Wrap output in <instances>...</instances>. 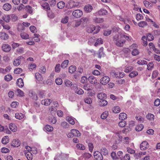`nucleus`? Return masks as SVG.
<instances>
[{
  "mask_svg": "<svg viewBox=\"0 0 160 160\" xmlns=\"http://www.w3.org/2000/svg\"><path fill=\"white\" fill-rule=\"evenodd\" d=\"M81 135L80 132L76 129H72L70 131V132L67 135L68 137L69 138H72L74 136L78 137Z\"/></svg>",
  "mask_w": 160,
  "mask_h": 160,
  "instance_id": "obj_1",
  "label": "nucleus"
},
{
  "mask_svg": "<svg viewBox=\"0 0 160 160\" xmlns=\"http://www.w3.org/2000/svg\"><path fill=\"white\" fill-rule=\"evenodd\" d=\"M82 11L80 9H77L73 11L72 12L73 16L77 18H79L82 16Z\"/></svg>",
  "mask_w": 160,
  "mask_h": 160,
  "instance_id": "obj_2",
  "label": "nucleus"
},
{
  "mask_svg": "<svg viewBox=\"0 0 160 160\" xmlns=\"http://www.w3.org/2000/svg\"><path fill=\"white\" fill-rule=\"evenodd\" d=\"M93 156L96 160H103V156L101 153L95 151L94 152Z\"/></svg>",
  "mask_w": 160,
  "mask_h": 160,
  "instance_id": "obj_3",
  "label": "nucleus"
},
{
  "mask_svg": "<svg viewBox=\"0 0 160 160\" xmlns=\"http://www.w3.org/2000/svg\"><path fill=\"white\" fill-rule=\"evenodd\" d=\"M149 144L146 141H143L140 144V148L142 150H146L149 147Z\"/></svg>",
  "mask_w": 160,
  "mask_h": 160,
  "instance_id": "obj_4",
  "label": "nucleus"
},
{
  "mask_svg": "<svg viewBox=\"0 0 160 160\" xmlns=\"http://www.w3.org/2000/svg\"><path fill=\"white\" fill-rule=\"evenodd\" d=\"M2 48L3 51L9 52L11 49V47L8 44H5L2 46Z\"/></svg>",
  "mask_w": 160,
  "mask_h": 160,
  "instance_id": "obj_5",
  "label": "nucleus"
},
{
  "mask_svg": "<svg viewBox=\"0 0 160 160\" xmlns=\"http://www.w3.org/2000/svg\"><path fill=\"white\" fill-rule=\"evenodd\" d=\"M110 78L108 76H105L102 78L101 80V83L105 85L107 84L109 81Z\"/></svg>",
  "mask_w": 160,
  "mask_h": 160,
  "instance_id": "obj_6",
  "label": "nucleus"
},
{
  "mask_svg": "<svg viewBox=\"0 0 160 160\" xmlns=\"http://www.w3.org/2000/svg\"><path fill=\"white\" fill-rule=\"evenodd\" d=\"M21 145V142L18 139H14L12 141L11 146L13 147H18Z\"/></svg>",
  "mask_w": 160,
  "mask_h": 160,
  "instance_id": "obj_7",
  "label": "nucleus"
},
{
  "mask_svg": "<svg viewBox=\"0 0 160 160\" xmlns=\"http://www.w3.org/2000/svg\"><path fill=\"white\" fill-rule=\"evenodd\" d=\"M9 36L6 33L1 32H0V38L3 40H6L8 39Z\"/></svg>",
  "mask_w": 160,
  "mask_h": 160,
  "instance_id": "obj_8",
  "label": "nucleus"
},
{
  "mask_svg": "<svg viewBox=\"0 0 160 160\" xmlns=\"http://www.w3.org/2000/svg\"><path fill=\"white\" fill-rule=\"evenodd\" d=\"M29 96L32 99L36 101L38 99V97L35 93L32 91H30L29 93Z\"/></svg>",
  "mask_w": 160,
  "mask_h": 160,
  "instance_id": "obj_9",
  "label": "nucleus"
},
{
  "mask_svg": "<svg viewBox=\"0 0 160 160\" xmlns=\"http://www.w3.org/2000/svg\"><path fill=\"white\" fill-rule=\"evenodd\" d=\"M51 102L52 101L50 99H47L42 100L41 103L42 104L44 105L48 106L50 104Z\"/></svg>",
  "mask_w": 160,
  "mask_h": 160,
  "instance_id": "obj_10",
  "label": "nucleus"
},
{
  "mask_svg": "<svg viewBox=\"0 0 160 160\" xmlns=\"http://www.w3.org/2000/svg\"><path fill=\"white\" fill-rule=\"evenodd\" d=\"M97 97L100 100H102L106 98L107 95L104 93L101 92L97 95Z\"/></svg>",
  "mask_w": 160,
  "mask_h": 160,
  "instance_id": "obj_11",
  "label": "nucleus"
},
{
  "mask_svg": "<svg viewBox=\"0 0 160 160\" xmlns=\"http://www.w3.org/2000/svg\"><path fill=\"white\" fill-rule=\"evenodd\" d=\"M9 129L12 131L15 132L17 131V128L16 125L13 123H11L9 124Z\"/></svg>",
  "mask_w": 160,
  "mask_h": 160,
  "instance_id": "obj_12",
  "label": "nucleus"
},
{
  "mask_svg": "<svg viewBox=\"0 0 160 160\" xmlns=\"http://www.w3.org/2000/svg\"><path fill=\"white\" fill-rule=\"evenodd\" d=\"M17 84L20 88H22L24 86V83L22 79L21 78L18 79L17 81Z\"/></svg>",
  "mask_w": 160,
  "mask_h": 160,
  "instance_id": "obj_13",
  "label": "nucleus"
},
{
  "mask_svg": "<svg viewBox=\"0 0 160 160\" xmlns=\"http://www.w3.org/2000/svg\"><path fill=\"white\" fill-rule=\"evenodd\" d=\"M89 82L91 84L97 83V80L93 76H90L88 78Z\"/></svg>",
  "mask_w": 160,
  "mask_h": 160,
  "instance_id": "obj_14",
  "label": "nucleus"
},
{
  "mask_svg": "<svg viewBox=\"0 0 160 160\" xmlns=\"http://www.w3.org/2000/svg\"><path fill=\"white\" fill-rule=\"evenodd\" d=\"M92 7L90 5H86L84 8V9L85 12H91L92 9Z\"/></svg>",
  "mask_w": 160,
  "mask_h": 160,
  "instance_id": "obj_15",
  "label": "nucleus"
},
{
  "mask_svg": "<svg viewBox=\"0 0 160 160\" xmlns=\"http://www.w3.org/2000/svg\"><path fill=\"white\" fill-rule=\"evenodd\" d=\"M104 99L102 100H100L99 102V105L101 107H104L106 106L108 104V102Z\"/></svg>",
  "mask_w": 160,
  "mask_h": 160,
  "instance_id": "obj_16",
  "label": "nucleus"
},
{
  "mask_svg": "<svg viewBox=\"0 0 160 160\" xmlns=\"http://www.w3.org/2000/svg\"><path fill=\"white\" fill-rule=\"evenodd\" d=\"M127 115L124 112L121 113L119 115V119L122 121H124L125 119L127 118Z\"/></svg>",
  "mask_w": 160,
  "mask_h": 160,
  "instance_id": "obj_17",
  "label": "nucleus"
},
{
  "mask_svg": "<svg viewBox=\"0 0 160 160\" xmlns=\"http://www.w3.org/2000/svg\"><path fill=\"white\" fill-rule=\"evenodd\" d=\"M53 127L51 126L47 125L44 127V131L51 132L53 130Z\"/></svg>",
  "mask_w": 160,
  "mask_h": 160,
  "instance_id": "obj_18",
  "label": "nucleus"
},
{
  "mask_svg": "<svg viewBox=\"0 0 160 160\" xmlns=\"http://www.w3.org/2000/svg\"><path fill=\"white\" fill-rule=\"evenodd\" d=\"M9 138L7 136H4L2 140V142L4 144H6L9 142Z\"/></svg>",
  "mask_w": 160,
  "mask_h": 160,
  "instance_id": "obj_19",
  "label": "nucleus"
},
{
  "mask_svg": "<svg viewBox=\"0 0 160 160\" xmlns=\"http://www.w3.org/2000/svg\"><path fill=\"white\" fill-rule=\"evenodd\" d=\"M93 20L95 23H102L104 21L103 18H98L97 17L95 18Z\"/></svg>",
  "mask_w": 160,
  "mask_h": 160,
  "instance_id": "obj_20",
  "label": "nucleus"
},
{
  "mask_svg": "<svg viewBox=\"0 0 160 160\" xmlns=\"http://www.w3.org/2000/svg\"><path fill=\"white\" fill-rule=\"evenodd\" d=\"M95 28L96 27L95 26L93 25H90V27L88 28L87 32L89 33H92L95 30Z\"/></svg>",
  "mask_w": 160,
  "mask_h": 160,
  "instance_id": "obj_21",
  "label": "nucleus"
},
{
  "mask_svg": "<svg viewBox=\"0 0 160 160\" xmlns=\"http://www.w3.org/2000/svg\"><path fill=\"white\" fill-rule=\"evenodd\" d=\"M49 122L52 124H55L57 122V119L55 117L53 116L49 117L48 118Z\"/></svg>",
  "mask_w": 160,
  "mask_h": 160,
  "instance_id": "obj_22",
  "label": "nucleus"
},
{
  "mask_svg": "<svg viewBox=\"0 0 160 160\" xmlns=\"http://www.w3.org/2000/svg\"><path fill=\"white\" fill-rule=\"evenodd\" d=\"M11 8V6L8 3H5L3 6V8L6 11H8Z\"/></svg>",
  "mask_w": 160,
  "mask_h": 160,
  "instance_id": "obj_23",
  "label": "nucleus"
},
{
  "mask_svg": "<svg viewBox=\"0 0 160 160\" xmlns=\"http://www.w3.org/2000/svg\"><path fill=\"white\" fill-rule=\"evenodd\" d=\"M76 67L75 66L72 65L69 67L68 71L69 73L72 74L76 71Z\"/></svg>",
  "mask_w": 160,
  "mask_h": 160,
  "instance_id": "obj_24",
  "label": "nucleus"
},
{
  "mask_svg": "<svg viewBox=\"0 0 160 160\" xmlns=\"http://www.w3.org/2000/svg\"><path fill=\"white\" fill-rule=\"evenodd\" d=\"M108 13V12L107 10L102 9L99 10L98 12L99 15L100 16L106 15Z\"/></svg>",
  "mask_w": 160,
  "mask_h": 160,
  "instance_id": "obj_25",
  "label": "nucleus"
},
{
  "mask_svg": "<svg viewBox=\"0 0 160 160\" xmlns=\"http://www.w3.org/2000/svg\"><path fill=\"white\" fill-rule=\"evenodd\" d=\"M15 117L17 119L20 120L24 117V115L21 113H17L15 114Z\"/></svg>",
  "mask_w": 160,
  "mask_h": 160,
  "instance_id": "obj_26",
  "label": "nucleus"
},
{
  "mask_svg": "<svg viewBox=\"0 0 160 160\" xmlns=\"http://www.w3.org/2000/svg\"><path fill=\"white\" fill-rule=\"evenodd\" d=\"M103 48L102 47H101L99 49L98 53V58H100L102 56L103 57L104 53L103 52Z\"/></svg>",
  "mask_w": 160,
  "mask_h": 160,
  "instance_id": "obj_27",
  "label": "nucleus"
},
{
  "mask_svg": "<svg viewBox=\"0 0 160 160\" xmlns=\"http://www.w3.org/2000/svg\"><path fill=\"white\" fill-rule=\"evenodd\" d=\"M25 156L27 159L28 160H31L33 158V156L31 152H28L26 153L25 152Z\"/></svg>",
  "mask_w": 160,
  "mask_h": 160,
  "instance_id": "obj_28",
  "label": "nucleus"
},
{
  "mask_svg": "<svg viewBox=\"0 0 160 160\" xmlns=\"http://www.w3.org/2000/svg\"><path fill=\"white\" fill-rule=\"evenodd\" d=\"M75 90L76 93L79 95L82 94L84 93L83 90L80 88H75Z\"/></svg>",
  "mask_w": 160,
  "mask_h": 160,
  "instance_id": "obj_29",
  "label": "nucleus"
},
{
  "mask_svg": "<svg viewBox=\"0 0 160 160\" xmlns=\"http://www.w3.org/2000/svg\"><path fill=\"white\" fill-rule=\"evenodd\" d=\"M152 34L155 37H158L160 35V30H155L152 32Z\"/></svg>",
  "mask_w": 160,
  "mask_h": 160,
  "instance_id": "obj_30",
  "label": "nucleus"
},
{
  "mask_svg": "<svg viewBox=\"0 0 160 160\" xmlns=\"http://www.w3.org/2000/svg\"><path fill=\"white\" fill-rule=\"evenodd\" d=\"M57 5L58 8L62 9L65 6V3L61 1L58 3Z\"/></svg>",
  "mask_w": 160,
  "mask_h": 160,
  "instance_id": "obj_31",
  "label": "nucleus"
},
{
  "mask_svg": "<svg viewBox=\"0 0 160 160\" xmlns=\"http://www.w3.org/2000/svg\"><path fill=\"white\" fill-rule=\"evenodd\" d=\"M144 126L142 124L137 125L135 128V130L138 132L141 131L143 128Z\"/></svg>",
  "mask_w": 160,
  "mask_h": 160,
  "instance_id": "obj_32",
  "label": "nucleus"
},
{
  "mask_svg": "<svg viewBox=\"0 0 160 160\" xmlns=\"http://www.w3.org/2000/svg\"><path fill=\"white\" fill-rule=\"evenodd\" d=\"M69 63V61L68 60H65L63 61L62 63L61 67L63 68H64L67 67Z\"/></svg>",
  "mask_w": 160,
  "mask_h": 160,
  "instance_id": "obj_33",
  "label": "nucleus"
},
{
  "mask_svg": "<svg viewBox=\"0 0 160 160\" xmlns=\"http://www.w3.org/2000/svg\"><path fill=\"white\" fill-rule=\"evenodd\" d=\"M120 110V108L118 106L114 107L112 109V111L114 113H118Z\"/></svg>",
  "mask_w": 160,
  "mask_h": 160,
  "instance_id": "obj_34",
  "label": "nucleus"
},
{
  "mask_svg": "<svg viewBox=\"0 0 160 160\" xmlns=\"http://www.w3.org/2000/svg\"><path fill=\"white\" fill-rule=\"evenodd\" d=\"M76 147L78 149L80 150H84L85 149V147L83 144L79 143L76 145Z\"/></svg>",
  "mask_w": 160,
  "mask_h": 160,
  "instance_id": "obj_35",
  "label": "nucleus"
},
{
  "mask_svg": "<svg viewBox=\"0 0 160 160\" xmlns=\"http://www.w3.org/2000/svg\"><path fill=\"white\" fill-rule=\"evenodd\" d=\"M20 36L22 38L26 39L28 38L29 37V35L25 32L21 33Z\"/></svg>",
  "mask_w": 160,
  "mask_h": 160,
  "instance_id": "obj_36",
  "label": "nucleus"
},
{
  "mask_svg": "<svg viewBox=\"0 0 160 160\" xmlns=\"http://www.w3.org/2000/svg\"><path fill=\"white\" fill-rule=\"evenodd\" d=\"M65 86L67 87H70L72 85V82L70 80L66 79L64 81Z\"/></svg>",
  "mask_w": 160,
  "mask_h": 160,
  "instance_id": "obj_37",
  "label": "nucleus"
},
{
  "mask_svg": "<svg viewBox=\"0 0 160 160\" xmlns=\"http://www.w3.org/2000/svg\"><path fill=\"white\" fill-rule=\"evenodd\" d=\"M108 112L105 111L104 112L101 116V118L102 119H105L107 117L108 115Z\"/></svg>",
  "mask_w": 160,
  "mask_h": 160,
  "instance_id": "obj_38",
  "label": "nucleus"
},
{
  "mask_svg": "<svg viewBox=\"0 0 160 160\" xmlns=\"http://www.w3.org/2000/svg\"><path fill=\"white\" fill-rule=\"evenodd\" d=\"M67 120L70 124L73 125L75 123L74 119L71 117H67Z\"/></svg>",
  "mask_w": 160,
  "mask_h": 160,
  "instance_id": "obj_39",
  "label": "nucleus"
},
{
  "mask_svg": "<svg viewBox=\"0 0 160 160\" xmlns=\"http://www.w3.org/2000/svg\"><path fill=\"white\" fill-rule=\"evenodd\" d=\"M2 19L6 22H8L10 19V16L9 15L4 16L3 17Z\"/></svg>",
  "mask_w": 160,
  "mask_h": 160,
  "instance_id": "obj_40",
  "label": "nucleus"
},
{
  "mask_svg": "<svg viewBox=\"0 0 160 160\" xmlns=\"http://www.w3.org/2000/svg\"><path fill=\"white\" fill-rule=\"evenodd\" d=\"M138 75V72L137 71H132L130 73L129 75V77L131 78H134Z\"/></svg>",
  "mask_w": 160,
  "mask_h": 160,
  "instance_id": "obj_41",
  "label": "nucleus"
},
{
  "mask_svg": "<svg viewBox=\"0 0 160 160\" xmlns=\"http://www.w3.org/2000/svg\"><path fill=\"white\" fill-rule=\"evenodd\" d=\"M101 151H102V153L104 155H108V151L106 148H103L101 149Z\"/></svg>",
  "mask_w": 160,
  "mask_h": 160,
  "instance_id": "obj_42",
  "label": "nucleus"
},
{
  "mask_svg": "<svg viewBox=\"0 0 160 160\" xmlns=\"http://www.w3.org/2000/svg\"><path fill=\"white\" fill-rule=\"evenodd\" d=\"M26 9L27 11L30 14H32V7L30 6H26Z\"/></svg>",
  "mask_w": 160,
  "mask_h": 160,
  "instance_id": "obj_43",
  "label": "nucleus"
},
{
  "mask_svg": "<svg viewBox=\"0 0 160 160\" xmlns=\"http://www.w3.org/2000/svg\"><path fill=\"white\" fill-rule=\"evenodd\" d=\"M92 156L91 154L85 152L83 155L82 157L85 159H88L89 158Z\"/></svg>",
  "mask_w": 160,
  "mask_h": 160,
  "instance_id": "obj_44",
  "label": "nucleus"
},
{
  "mask_svg": "<svg viewBox=\"0 0 160 160\" xmlns=\"http://www.w3.org/2000/svg\"><path fill=\"white\" fill-rule=\"evenodd\" d=\"M137 63L139 65H143L144 64H147L148 62L145 60H138L137 62Z\"/></svg>",
  "mask_w": 160,
  "mask_h": 160,
  "instance_id": "obj_45",
  "label": "nucleus"
},
{
  "mask_svg": "<svg viewBox=\"0 0 160 160\" xmlns=\"http://www.w3.org/2000/svg\"><path fill=\"white\" fill-rule=\"evenodd\" d=\"M148 119L150 120H154V115L151 113L148 114L146 116Z\"/></svg>",
  "mask_w": 160,
  "mask_h": 160,
  "instance_id": "obj_46",
  "label": "nucleus"
},
{
  "mask_svg": "<svg viewBox=\"0 0 160 160\" xmlns=\"http://www.w3.org/2000/svg\"><path fill=\"white\" fill-rule=\"evenodd\" d=\"M154 36L152 34V33H149L148 34V35L147 36V38L148 41H151L153 40L154 39Z\"/></svg>",
  "mask_w": 160,
  "mask_h": 160,
  "instance_id": "obj_47",
  "label": "nucleus"
},
{
  "mask_svg": "<svg viewBox=\"0 0 160 160\" xmlns=\"http://www.w3.org/2000/svg\"><path fill=\"white\" fill-rule=\"evenodd\" d=\"M116 45L118 46L122 47L123 45V42L121 40H116L115 42Z\"/></svg>",
  "mask_w": 160,
  "mask_h": 160,
  "instance_id": "obj_48",
  "label": "nucleus"
},
{
  "mask_svg": "<svg viewBox=\"0 0 160 160\" xmlns=\"http://www.w3.org/2000/svg\"><path fill=\"white\" fill-rule=\"evenodd\" d=\"M12 76L9 74L6 75L4 77L5 80L7 81H9L12 79Z\"/></svg>",
  "mask_w": 160,
  "mask_h": 160,
  "instance_id": "obj_49",
  "label": "nucleus"
},
{
  "mask_svg": "<svg viewBox=\"0 0 160 160\" xmlns=\"http://www.w3.org/2000/svg\"><path fill=\"white\" fill-rule=\"evenodd\" d=\"M139 53V52L136 48L133 49L131 53L132 55L133 56H136Z\"/></svg>",
  "mask_w": 160,
  "mask_h": 160,
  "instance_id": "obj_50",
  "label": "nucleus"
},
{
  "mask_svg": "<svg viewBox=\"0 0 160 160\" xmlns=\"http://www.w3.org/2000/svg\"><path fill=\"white\" fill-rule=\"evenodd\" d=\"M147 23L145 21H141L138 23V25L139 27H143L144 26H146Z\"/></svg>",
  "mask_w": 160,
  "mask_h": 160,
  "instance_id": "obj_51",
  "label": "nucleus"
},
{
  "mask_svg": "<svg viewBox=\"0 0 160 160\" xmlns=\"http://www.w3.org/2000/svg\"><path fill=\"white\" fill-rule=\"evenodd\" d=\"M136 19L138 21L142 20L143 18V16L141 14L138 13L136 15Z\"/></svg>",
  "mask_w": 160,
  "mask_h": 160,
  "instance_id": "obj_52",
  "label": "nucleus"
},
{
  "mask_svg": "<svg viewBox=\"0 0 160 160\" xmlns=\"http://www.w3.org/2000/svg\"><path fill=\"white\" fill-rule=\"evenodd\" d=\"M142 40L143 41V45L145 46H146L148 45L146 37L143 36L142 38Z\"/></svg>",
  "mask_w": 160,
  "mask_h": 160,
  "instance_id": "obj_53",
  "label": "nucleus"
},
{
  "mask_svg": "<svg viewBox=\"0 0 160 160\" xmlns=\"http://www.w3.org/2000/svg\"><path fill=\"white\" fill-rule=\"evenodd\" d=\"M126 124V122L124 121H122L118 123V125L121 127H124Z\"/></svg>",
  "mask_w": 160,
  "mask_h": 160,
  "instance_id": "obj_54",
  "label": "nucleus"
},
{
  "mask_svg": "<svg viewBox=\"0 0 160 160\" xmlns=\"http://www.w3.org/2000/svg\"><path fill=\"white\" fill-rule=\"evenodd\" d=\"M84 102L88 104H91L92 102V99L90 98H87L84 99Z\"/></svg>",
  "mask_w": 160,
  "mask_h": 160,
  "instance_id": "obj_55",
  "label": "nucleus"
},
{
  "mask_svg": "<svg viewBox=\"0 0 160 160\" xmlns=\"http://www.w3.org/2000/svg\"><path fill=\"white\" fill-rule=\"evenodd\" d=\"M55 82L57 85H60L62 83V79L58 78L56 79Z\"/></svg>",
  "mask_w": 160,
  "mask_h": 160,
  "instance_id": "obj_56",
  "label": "nucleus"
},
{
  "mask_svg": "<svg viewBox=\"0 0 160 160\" xmlns=\"http://www.w3.org/2000/svg\"><path fill=\"white\" fill-rule=\"evenodd\" d=\"M35 77L37 80H40L42 79V76L41 74L37 73L35 74Z\"/></svg>",
  "mask_w": 160,
  "mask_h": 160,
  "instance_id": "obj_57",
  "label": "nucleus"
},
{
  "mask_svg": "<svg viewBox=\"0 0 160 160\" xmlns=\"http://www.w3.org/2000/svg\"><path fill=\"white\" fill-rule=\"evenodd\" d=\"M1 150L2 153H8L10 152V150L8 148L5 147L2 148Z\"/></svg>",
  "mask_w": 160,
  "mask_h": 160,
  "instance_id": "obj_58",
  "label": "nucleus"
},
{
  "mask_svg": "<svg viewBox=\"0 0 160 160\" xmlns=\"http://www.w3.org/2000/svg\"><path fill=\"white\" fill-rule=\"evenodd\" d=\"M22 72V69L21 68H18L15 69L14 73L15 74H19Z\"/></svg>",
  "mask_w": 160,
  "mask_h": 160,
  "instance_id": "obj_59",
  "label": "nucleus"
},
{
  "mask_svg": "<svg viewBox=\"0 0 160 160\" xmlns=\"http://www.w3.org/2000/svg\"><path fill=\"white\" fill-rule=\"evenodd\" d=\"M143 4L146 7H152V5L149 2L147 1H144L143 2Z\"/></svg>",
  "mask_w": 160,
  "mask_h": 160,
  "instance_id": "obj_60",
  "label": "nucleus"
},
{
  "mask_svg": "<svg viewBox=\"0 0 160 160\" xmlns=\"http://www.w3.org/2000/svg\"><path fill=\"white\" fill-rule=\"evenodd\" d=\"M68 16H66L62 19L61 22L63 23H66L68 22Z\"/></svg>",
  "mask_w": 160,
  "mask_h": 160,
  "instance_id": "obj_61",
  "label": "nucleus"
},
{
  "mask_svg": "<svg viewBox=\"0 0 160 160\" xmlns=\"http://www.w3.org/2000/svg\"><path fill=\"white\" fill-rule=\"evenodd\" d=\"M158 72L157 71L155 70L153 71L152 76V78H156L158 76Z\"/></svg>",
  "mask_w": 160,
  "mask_h": 160,
  "instance_id": "obj_62",
  "label": "nucleus"
},
{
  "mask_svg": "<svg viewBox=\"0 0 160 160\" xmlns=\"http://www.w3.org/2000/svg\"><path fill=\"white\" fill-rule=\"evenodd\" d=\"M61 125L62 127L65 128H68L69 126L68 124L65 122H62Z\"/></svg>",
  "mask_w": 160,
  "mask_h": 160,
  "instance_id": "obj_63",
  "label": "nucleus"
},
{
  "mask_svg": "<svg viewBox=\"0 0 160 160\" xmlns=\"http://www.w3.org/2000/svg\"><path fill=\"white\" fill-rule=\"evenodd\" d=\"M122 136H120L119 135L117 140L115 141V142L116 143H119L122 141Z\"/></svg>",
  "mask_w": 160,
  "mask_h": 160,
  "instance_id": "obj_64",
  "label": "nucleus"
}]
</instances>
